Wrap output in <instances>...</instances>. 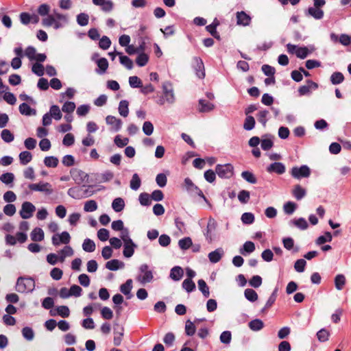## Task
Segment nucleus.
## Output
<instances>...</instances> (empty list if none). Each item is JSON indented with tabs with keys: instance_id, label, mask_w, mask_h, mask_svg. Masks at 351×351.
<instances>
[{
	"instance_id": "f257e3e1",
	"label": "nucleus",
	"mask_w": 351,
	"mask_h": 351,
	"mask_svg": "<svg viewBox=\"0 0 351 351\" xmlns=\"http://www.w3.org/2000/svg\"><path fill=\"white\" fill-rule=\"evenodd\" d=\"M35 288L34 280L31 277H19L16 280V291L19 293L32 292Z\"/></svg>"
},
{
	"instance_id": "f03ea898",
	"label": "nucleus",
	"mask_w": 351,
	"mask_h": 351,
	"mask_svg": "<svg viewBox=\"0 0 351 351\" xmlns=\"http://www.w3.org/2000/svg\"><path fill=\"white\" fill-rule=\"evenodd\" d=\"M139 274L136 277V280L141 285L151 282L153 280L154 275L149 266L147 264H142L138 268Z\"/></svg>"
},
{
	"instance_id": "7ed1b4c3",
	"label": "nucleus",
	"mask_w": 351,
	"mask_h": 351,
	"mask_svg": "<svg viewBox=\"0 0 351 351\" xmlns=\"http://www.w3.org/2000/svg\"><path fill=\"white\" fill-rule=\"evenodd\" d=\"M28 188L32 191L41 192L45 195H51L53 193V186L49 182H39L38 183L29 184Z\"/></svg>"
},
{
	"instance_id": "20e7f679",
	"label": "nucleus",
	"mask_w": 351,
	"mask_h": 351,
	"mask_svg": "<svg viewBox=\"0 0 351 351\" xmlns=\"http://www.w3.org/2000/svg\"><path fill=\"white\" fill-rule=\"evenodd\" d=\"M215 172L219 178L229 179L234 174V167L230 163L217 165L215 167Z\"/></svg>"
},
{
	"instance_id": "39448f33",
	"label": "nucleus",
	"mask_w": 351,
	"mask_h": 351,
	"mask_svg": "<svg viewBox=\"0 0 351 351\" xmlns=\"http://www.w3.org/2000/svg\"><path fill=\"white\" fill-rule=\"evenodd\" d=\"M291 175L295 179L300 180L303 178H308L311 175V169L307 165L293 167L291 171Z\"/></svg>"
},
{
	"instance_id": "423d86ee",
	"label": "nucleus",
	"mask_w": 351,
	"mask_h": 351,
	"mask_svg": "<svg viewBox=\"0 0 351 351\" xmlns=\"http://www.w3.org/2000/svg\"><path fill=\"white\" fill-rule=\"evenodd\" d=\"M162 92L163 97L165 99L166 102L172 104L176 101L175 94L173 88L169 82H165L162 84Z\"/></svg>"
},
{
	"instance_id": "0eeeda50",
	"label": "nucleus",
	"mask_w": 351,
	"mask_h": 351,
	"mask_svg": "<svg viewBox=\"0 0 351 351\" xmlns=\"http://www.w3.org/2000/svg\"><path fill=\"white\" fill-rule=\"evenodd\" d=\"M36 210L35 206L29 202H24L21 205V209L19 211L20 216L23 219H27L33 216Z\"/></svg>"
},
{
	"instance_id": "6e6552de",
	"label": "nucleus",
	"mask_w": 351,
	"mask_h": 351,
	"mask_svg": "<svg viewBox=\"0 0 351 351\" xmlns=\"http://www.w3.org/2000/svg\"><path fill=\"white\" fill-rule=\"evenodd\" d=\"M217 223L213 218H209L206 226L204 236L209 243H212L214 239L215 232L217 228Z\"/></svg>"
},
{
	"instance_id": "1a4fd4ad",
	"label": "nucleus",
	"mask_w": 351,
	"mask_h": 351,
	"mask_svg": "<svg viewBox=\"0 0 351 351\" xmlns=\"http://www.w3.org/2000/svg\"><path fill=\"white\" fill-rule=\"evenodd\" d=\"M71 241V237L69 232L64 231L61 234H56L51 238V241L53 245L58 246L61 243L68 244Z\"/></svg>"
},
{
	"instance_id": "9d476101",
	"label": "nucleus",
	"mask_w": 351,
	"mask_h": 351,
	"mask_svg": "<svg viewBox=\"0 0 351 351\" xmlns=\"http://www.w3.org/2000/svg\"><path fill=\"white\" fill-rule=\"evenodd\" d=\"M106 123L110 126V130L112 132H118L121 130L123 122L120 119L108 115L106 117Z\"/></svg>"
},
{
	"instance_id": "9b49d317",
	"label": "nucleus",
	"mask_w": 351,
	"mask_h": 351,
	"mask_svg": "<svg viewBox=\"0 0 351 351\" xmlns=\"http://www.w3.org/2000/svg\"><path fill=\"white\" fill-rule=\"evenodd\" d=\"M237 24L240 26H248L251 23L252 18L244 11L236 13Z\"/></svg>"
},
{
	"instance_id": "f8f14e48",
	"label": "nucleus",
	"mask_w": 351,
	"mask_h": 351,
	"mask_svg": "<svg viewBox=\"0 0 351 351\" xmlns=\"http://www.w3.org/2000/svg\"><path fill=\"white\" fill-rule=\"evenodd\" d=\"M137 245L133 241L123 242V254L125 258H130L133 256Z\"/></svg>"
},
{
	"instance_id": "ddd939ff",
	"label": "nucleus",
	"mask_w": 351,
	"mask_h": 351,
	"mask_svg": "<svg viewBox=\"0 0 351 351\" xmlns=\"http://www.w3.org/2000/svg\"><path fill=\"white\" fill-rule=\"evenodd\" d=\"M193 60L195 64V70L196 71L197 76L200 79H203L205 77L203 61L199 57H194Z\"/></svg>"
},
{
	"instance_id": "4468645a",
	"label": "nucleus",
	"mask_w": 351,
	"mask_h": 351,
	"mask_svg": "<svg viewBox=\"0 0 351 351\" xmlns=\"http://www.w3.org/2000/svg\"><path fill=\"white\" fill-rule=\"evenodd\" d=\"M286 168L283 163L280 162H275L271 163L267 167V171L268 173H276L281 175L285 172Z\"/></svg>"
},
{
	"instance_id": "2eb2a0df",
	"label": "nucleus",
	"mask_w": 351,
	"mask_h": 351,
	"mask_svg": "<svg viewBox=\"0 0 351 351\" xmlns=\"http://www.w3.org/2000/svg\"><path fill=\"white\" fill-rule=\"evenodd\" d=\"M223 255L224 251L223 248L219 247L215 250L210 252L208 255V257L210 263H217L221 259Z\"/></svg>"
},
{
	"instance_id": "dca6fc26",
	"label": "nucleus",
	"mask_w": 351,
	"mask_h": 351,
	"mask_svg": "<svg viewBox=\"0 0 351 351\" xmlns=\"http://www.w3.org/2000/svg\"><path fill=\"white\" fill-rule=\"evenodd\" d=\"M95 5L100 6L104 12H108L113 9L114 4L111 0H92Z\"/></svg>"
},
{
	"instance_id": "f3484780",
	"label": "nucleus",
	"mask_w": 351,
	"mask_h": 351,
	"mask_svg": "<svg viewBox=\"0 0 351 351\" xmlns=\"http://www.w3.org/2000/svg\"><path fill=\"white\" fill-rule=\"evenodd\" d=\"M324 14V11L321 8L315 6L308 8L306 11V15L311 16L316 20L322 19Z\"/></svg>"
},
{
	"instance_id": "a211bd4d",
	"label": "nucleus",
	"mask_w": 351,
	"mask_h": 351,
	"mask_svg": "<svg viewBox=\"0 0 351 351\" xmlns=\"http://www.w3.org/2000/svg\"><path fill=\"white\" fill-rule=\"evenodd\" d=\"M289 225L290 226H295L302 230L307 229L308 226L306 220L303 217L291 219L289 221Z\"/></svg>"
},
{
	"instance_id": "6ab92c4d",
	"label": "nucleus",
	"mask_w": 351,
	"mask_h": 351,
	"mask_svg": "<svg viewBox=\"0 0 351 351\" xmlns=\"http://www.w3.org/2000/svg\"><path fill=\"white\" fill-rule=\"evenodd\" d=\"M106 267L110 271H117L123 268L124 263L118 259H112L106 263Z\"/></svg>"
},
{
	"instance_id": "aec40b11",
	"label": "nucleus",
	"mask_w": 351,
	"mask_h": 351,
	"mask_svg": "<svg viewBox=\"0 0 351 351\" xmlns=\"http://www.w3.org/2000/svg\"><path fill=\"white\" fill-rule=\"evenodd\" d=\"M215 108V105L205 99L199 100L198 110L200 112H208L212 111Z\"/></svg>"
},
{
	"instance_id": "412c9836",
	"label": "nucleus",
	"mask_w": 351,
	"mask_h": 351,
	"mask_svg": "<svg viewBox=\"0 0 351 351\" xmlns=\"http://www.w3.org/2000/svg\"><path fill=\"white\" fill-rule=\"evenodd\" d=\"M73 248L69 245H66L58 252L59 261L63 263L66 257L73 256Z\"/></svg>"
},
{
	"instance_id": "4be33fe9",
	"label": "nucleus",
	"mask_w": 351,
	"mask_h": 351,
	"mask_svg": "<svg viewBox=\"0 0 351 351\" xmlns=\"http://www.w3.org/2000/svg\"><path fill=\"white\" fill-rule=\"evenodd\" d=\"M83 193L82 187H72L67 191V194L71 197L76 199H83Z\"/></svg>"
},
{
	"instance_id": "5701e85b",
	"label": "nucleus",
	"mask_w": 351,
	"mask_h": 351,
	"mask_svg": "<svg viewBox=\"0 0 351 351\" xmlns=\"http://www.w3.org/2000/svg\"><path fill=\"white\" fill-rule=\"evenodd\" d=\"M255 250V245L252 241H246L239 250L240 254L243 256L252 253Z\"/></svg>"
},
{
	"instance_id": "b1692460",
	"label": "nucleus",
	"mask_w": 351,
	"mask_h": 351,
	"mask_svg": "<svg viewBox=\"0 0 351 351\" xmlns=\"http://www.w3.org/2000/svg\"><path fill=\"white\" fill-rule=\"evenodd\" d=\"M292 194L297 200H300L306 195V191L300 185L297 184L293 189Z\"/></svg>"
},
{
	"instance_id": "393cba45",
	"label": "nucleus",
	"mask_w": 351,
	"mask_h": 351,
	"mask_svg": "<svg viewBox=\"0 0 351 351\" xmlns=\"http://www.w3.org/2000/svg\"><path fill=\"white\" fill-rule=\"evenodd\" d=\"M183 274L182 269L179 266H176L171 269L170 278L175 281H178L182 278Z\"/></svg>"
},
{
	"instance_id": "a878e982",
	"label": "nucleus",
	"mask_w": 351,
	"mask_h": 351,
	"mask_svg": "<svg viewBox=\"0 0 351 351\" xmlns=\"http://www.w3.org/2000/svg\"><path fill=\"white\" fill-rule=\"evenodd\" d=\"M124 207L125 202L121 197H117L112 201V208L115 212L119 213L122 211Z\"/></svg>"
},
{
	"instance_id": "bb28decb",
	"label": "nucleus",
	"mask_w": 351,
	"mask_h": 351,
	"mask_svg": "<svg viewBox=\"0 0 351 351\" xmlns=\"http://www.w3.org/2000/svg\"><path fill=\"white\" fill-rule=\"evenodd\" d=\"M30 237L34 241H41L44 239V232L41 228H36L32 231Z\"/></svg>"
},
{
	"instance_id": "cd10ccee",
	"label": "nucleus",
	"mask_w": 351,
	"mask_h": 351,
	"mask_svg": "<svg viewBox=\"0 0 351 351\" xmlns=\"http://www.w3.org/2000/svg\"><path fill=\"white\" fill-rule=\"evenodd\" d=\"M71 173L73 180L78 183L83 182L88 178V174L82 170L75 169Z\"/></svg>"
},
{
	"instance_id": "c85d7f7f",
	"label": "nucleus",
	"mask_w": 351,
	"mask_h": 351,
	"mask_svg": "<svg viewBox=\"0 0 351 351\" xmlns=\"http://www.w3.org/2000/svg\"><path fill=\"white\" fill-rule=\"evenodd\" d=\"M129 103L126 100H121L119 104V113L123 117H128L129 114Z\"/></svg>"
},
{
	"instance_id": "c756f323",
	"label": "nucleus",
	"mask_w": 351,
	"mask_h": 351,
	"mask_svg": "<svg viewBox=\"0 0 351 351\" xmlns=\"http://www.w3.org/2000/svg\"><path fill=\"white\" fill-rule=\"evenodd\" d=\"M249 328L253 331H259L264 327V323L259 319L250 321L248 324Z\"/></svg>"
},
{
	"instance_id": "7c9ffc66",
	"label": "nucleus",
	"mask_w": 351,
	"mask_h": 351,
	"mask_svg": "<svg viewBox=\"0 0 351 351\" xmlns=\"http://www.w3.org/2000/svg\"><path fill=\"white\" fill-rule=\"evenodd\" d=\"M96 246L95 242L90 239H84L82 243V249L86 252H93L95 250Z\"/></svg>"
},
{
	"instance_id": "2f4dec72",
	"label": "nucleus",
	"mask_w": 351,
	"mask_h": 351,
	"mask_svg": "<svg viewBox=\"0 0 351 351\" xmlns=\"http://www.w3.org/2000/svg\"><path fill=\"white\" fill-rule=\"evenodd\" d=\"M117 55L119 56V60L121 64L130 70L133 68V62L130 58L126 56H123L121 52H117Z\"/></svg>"
},
{
	"instance_id": "473e14b6",
	"label": "nucleus",
	"mask_w": 351,
	"mask_h": 351,
	"mask_svg": "<svg viewBox=\"0 0 351 351\" xmlns=\"http://www.w3.org/2000/svg\"><path fill=\"white\" fill-rule=\"evenodd\" d=\"M97 66L99 68V70H97V73L99 74L104 73L108 67V60L105 58H101L99 59L97 61Z\"/></svg>"
},
{
	"instance_id": "72a5a7b5",
	"label": "nucleus",
	"mask_w": 351,
	"mask_h": 351,
	"mask_svg": "<svg viewBox=\"0 0 351 351\" xmlns=\"http://www.w3.org/2000/svg\"><path fill=\"white\" fill-rule=\"evenodd\" d=\"M192 239L189 237L180 239L178 241V246L182 250L189 249L192 246Z\"/></svg>"
},
{
	"instance_id": "f704fd0d",
	"label": "nucleus",
	"mask_w": 351,
	"mask_h": 351,
	"mask_svg": "<svg viewBox=\"0 0 351 351\" xmlns=\"http://www.w3.org/2000/svg\"><path fill=\"white\" fill-rule=\"evenodd\" d=\"M32 159V155L29 152L24 151L19 154V160L21 165H26Z\"/></svg>"
},
{
	"instance_id": "c9c22d12",
	"label": "nucleus",
	"mask_w": 351,
	"mask_h": 351,
	"mask_svg": "<svg viewBox=\"0 0 351 351\" xmlns=\"http://www.w3.org/2000/svg\"><path fill=\"white\" fill-rule=\"evenodd\" d=\"M344 80V76L341 72H334L330 76V82L332 84L337 85L342 83Z\"/></svg>"
},
{
	"instance_id": "e433bc0d",
	"label": "nucleus",
	"mask_w": 351,
	"mask_h": 351,
	"mask_svg": "<svg viewBox=\"0 0 351 351\" xmlns=\"http://www.w3.org/2000/svg\"><path fill=\"white\" fill-rule=\"evenodd\" d=\"M132 289V280L128 279L126 282L121 285L120 287V291L122 293L125 295H128L130 293L131 290Z\"/></svg>"
},
{
	"instance_id": "4c0bfd02",
	"label": "nucleus",
	"mask_w": 351,
	"mask_h": 351,
	"mask_svg": "<svg viewBox=\"0 0 351 351\" xmlns=\"http://www.w3.org/2000/svg\"><path fill=\"white\" fill-rule=\"evenodd\" d=\"M141 181L137 173H134L130 182V188L134 190H138L141 186Z\"/></svg>"
},
{
	"instance_id": "58836bf2",
	"label": "nucleus",
	"mask_w": 351,
	"mask_h": 351,
	"mask_svg": "<svg viewBox=\"0 0 351 351\" xmlns=\"http://www.w3.org/2000/svg\"><path fill=\"white\" fill-rule=\"evenodd\" d=\"M123 332H124V328L123 327H121L119 328V330H116L114 329V344L115 346H119L121 343V341H122V337L123 336Z\"/></svg>"
},
{
	"instance_id": "ea45409f",
	"label": "nucleus",
	"mask_w": 351,
	"mask_h": 351,
	"mask_svg": "<svg viewBox=\"0 0 351 351\" xmlns=\"http://www.w3.org/2000/svg\"><path fill=\"white\" fill-rule=\"evenodd\" d=\"M245 298L250 302H255L258 300L257 293L252 289H246L244 291Z\"/></svg>"
},
{
	"instance_id": "a19ab883",
	"label": "nucleus",
	"mask_w": 351,
	"mask_h": 351,
	"mask_svg": "<svg viewBox=\"0 0 351 351\" xmlns=\"http://www.w3.org/2000/svg\"><path fill=\"white\" fill-rule=\"evenodd\" d=\"M19 112L24 115L29 116L32 114H35L34 110L32 109L31 107L26 103H23L19 106Z\"/></svg>"
},
{
	"instance_id": "79ce46f5",
	"label": "nucleus",
	"mask_w": 351,
	"mask_h": 351,
	"mask_svg": "<svg viewBox=\"0 0 351 351\" xmlns=\"http://www.w3.org/2000/svg\"><path fill=\"white\" fill-rule=\"evenodd\" d=\"M49 113L56 120L61 119L62 116L60 108L57 105L51 106Z\"/></svg>"
},
{
	"instance_id": "37998d69",
	"label": "nucleus",
	"mask_w": 351,
	"mask_h": 351,
	"mask_svg": "<svg viewBox=\"0 0 351 351\" xmlns=\"http://www.w3.org/2000/svg\"><path fill=\"white\" fill-rule=\"evenodd\" d=\"M98 208L96 201L91 199L86 202L84 206V210L85 212H93L95 211Z\"/></svg>"
},
{
	"instance_id": "c03bdc74",
	"label": "nucleus",
	"mask_w": 351,
	"mask_h": 351,
	"mask_svg": "<svg viewBox=\"0 0 351 351\" xmlns=\"http://www.w3.org/2000/svg\"><path fill=\"white\" fill-rule=\"evenodd\" d=\"M332 239V237L330 232H326L324 235L319 236L315 243L317 245H322L326 242H330Z\"/></svg>"
},
{
	"instance_id": "a18cd8bd",
	"label": "nucleus",
	"mask_w": 351,
	"mask_h": 351,
	"mask_svg": "<svg viewBox=\"0 0 351 351\" xmlns=\"http://www.w3.org/2000/svg\"><path fill=\"white\" fill-rule=\"evenodd\" d=\"M197 284L199 289L202 293L204 296L208 298L210 295L209 288L207 286L206 282L204 280L200 279L198 280Z\"/></svg>"
},
{
	"instance_id": "49530a36",
	"label": "nucleus",
	"mask_w": 351,
	"mask_h": 351,
	"mask_svg": "<svg viewBox=\"0 0 351 351\" xmlns=\"http://www.w3.org/2000/svg\"><path fill=\"white\" fill-rule=\"evenodd\" d=\"M297 208V204L293 202H287L283 206V210L287 215H292Z\"/></svg>"
},
{
	"instance_id": "de8ad7c7",
	"label": "nucleus",
	"mask_w": 351,
	"mask_h": 351,
	"mask_svg": "<svg viewBox=\"0 0 351 351\" xmlns=\"http://www.w3.org/2000/svg\"><path fill=\"white\" fill-rule=\"evenodd\" d=\"M317 338L320 342L327 341L330 337V332L325 328H322L317 332Z\"/></svg>"
},
{
	"instance_id": "09e8293b",
	"label": "nucleus",
	"mask_w": 351,
	"mask_h": 351,
	"mask_svg": "<svg viewBox=\"0 0 351 351\" xmlns=\"http://www.w3.org/2000/svg\"><path fill=\"white\" fill-rule=\"evenodd\" d=\"M255 119L252 116H247L243 123V128L247 131L252 130L255 126Z\"/></svg>"
},
{
	"instance_id": "8fccbe9b",
	"label": "nucleus",
	"mask_w": 351,
	"mask_h": 351,
	"mask_svg": "<svg viewBox=\"0 0 351 351\" xmlns=\"http://www.w3.org/2000/svg\"><path fill=\"white\" fill-rule=\"evenodd\" d=\"M138 200L142 206H149L152 204V198L149 194L142 193L138 197Z\"/></svg>"
},
{
	"instance_id": "3c124183",
	"label": "nucleus",
	"mask_w": 351,
	"mask_h": 351,
	"mask_svg": "<svg viewBox=\"0 0 351 351\" xmlns=\"http://www.w3.org/2000/svg\"><path fill=\"white\" fill-rule=\"evenodd\" d=\"M196 330L195 324L191 320H187L185 324V332L188 336H193Z\"/></svg>"
},
{
	"instance_id": "603ef678",
	"label": "nucleus",
	"mask_w": 351,
	"mask_h": 351,
	"mask_svg": "<svg viewBox=\"0 0 351 351\" xmlns=\"http://www.w3.org/2000/svg\"><path fill=\"white\" fill-rule=\"evenodd\" d=\"M14 180L12 173H4L0 176V180L6 185L12 184Z\"/></svg>"
},
{
	"instance_id": "864d4df0",
	"label": "nucleus",
	"mask_w": 351,
	"mask_h": 351,
	"mask_svg": "<svg viewBox=\"0 0 351 351\" xmlns=\"http://www.w3.org/2000/svg\"><path fill=\"white\" fill-rule=\"evenodd\" d=\"M346 284V278L343 274H338L335 278V285L337 290H341Z\"/></svg>"
},
{
	"instance_id": "5fc2aeb1",
	"label": "nucleus",
	"mask_w": 351,
	"mask_h": 351,
	"mask_svg": "<svg viewBox=\"0 0 351 351\" xmlns=\"http://www.w3.org/2000/svg\"><path fill=\"white\" fill-rule=\"evenodd\" d=\"M241 177L247 182L251 184H255L257 182V180L252 172L249 171H245L241 173Z\"/></svg>"
},
{
	"instance_id": "6e6d98bb",
	"label": "nucleus",
	"mask_w": 351,
	"mask_h": 351,
	"mask_svg": "<svg viewBox=\"0 0 351 351\" xmlns=\"http://www.w3.org/2000/svg\"><path fill=\"white\" fill-rule=\"evenodd\" d=\"M58 162V159L55 156H47L44 159V164L47 167H56Z\"/></svg>"
},
{
	"instance_id": "4d7b16f0",
	"label": "nucleus",
	"mask_w": 351,
	"mask_h": 351,
	"mask_svg": "<svg viewBox=\"0 0 351 351\" xmlns=\"http://www.w3.org/2000/svg\"><path fill=\"white\" fill-rule=\"evenodd\" d=\"M1 136L5 143H10L14 141V136L13 134L7 129H4L1 132Z\"/></svg>"
},
{
	"instance_id": "13d9d810",
	"label": "nucleus",
	"mask_w": 351,
	"mask_h": 351,
	"mask_svg": "<svg viewBox=\"0 0 351 351\" xmlns=\"http://www.w3.org/2000/svg\"><path fill=\"white\" fill-rule=\"evenodd\" d=\"M23 337L27 341L33 340L34 337V332L32 328L26 326L22 329Z\"/></svg>"
},
{
	"instance_id": "bf43d9fd",
	"label": "nucleus",
	"mask_w": 351,
	"mask_h": 351,
	"mask_svg": "<svg viewBox=\"0 0 351 351\" xmlns=\"http://www.w3.org/2000/svg\"><path fill=\"white\" fill-rule=\"evenodd\" d=\"M182 287L188 292L193 291L195 288V285L191 279L186 278L182 282Z\"/></svg>"
},
{
	"instance_id": "052dcab7",
	"label": "nucleus",
	"mask_w": 351,
	"mask_h": 351,
	"mask_svg": "<svg viewBox=\"0 0 351 351\" xmlns=\"http://www.w3.org/2000/svg\"><path fill=\"white\" fill-rule=\"evenodd\" d=\"M75 109V104L73 101H66L62 107V110L68 114H71Z\"/></svg>"
},
{
	"instance_id": "680f3d73",
	"label": "nucleus",
	"mask_w": 351,
	"mask_h": 351,
	"mask_svg": "<svg viewBox=\"0 0 351 351\" xmlns=\"http://www.w3.org/2000/svg\"><path fill=\"white\" fill-rule=\"evenodd\" d=\"M129 84L132 88L142 87V81L137 76H131L129 77Z\"/></svg>"
},
{
	"instance_id": "e2e57ef3",
	"label": "nucleus",
	"mask_w": 351,
	"mask_h": 351,
	"mask_svg": "<svg viewBox=\"0 0 351 351\" xmlns=\"http://www.w3.org/2000/svg\"><path fill=\"white\" fill-rule=\"evenodd\" d=\"M241 219L244 224H252L254 221V215L252 213H244Z\"/></svg>"
},
{
	"instance_id": "0e129e2a",
	"label": "nucleus",
	"mask_w": 351,
	"mask_h": 351,
	"mask_svg": "<svg viewBox=\"0 0 351 351\" xmlns=\"http://www.w3.org/2000/svg\"><path fill=\"white\" fill-rule=\"evenodd\" d=\"M148 60H149L148 56L144 53H141L137 56L136 62V64L139 66H143L146 65Z\"/></svg>"
},
{
	"instance_id": "69168bd1",
	"label": "nucleus",
	"mask_w": 351,
	"mask_h": 351,
	"mask_svg": "<svg viewBox=\"0 0 351 351\" xmlns=\"http://www.w3.org/2000/svg\"><path fill=\"white\" fill-rule=\"evenodd\" d=\"M250 192L245 190H242L239 193L238 199L242 204H246L250 199Z\"/></svg>"
},
{
	"instance_id": "338daca9",
	"label": "nucleus",
	"mask_w": 351,
	"mask_h": 351,
	"mask_svg": "<svg viewBox=\"0 0 351 351\" xmlns=\"http://www.w3.org/2000/svg\"><path fill=\"white\" fill-rule=\"evenodd\" d=\"M32 72L37 75L38 76H42L44 75L45 73V69L43 64L36 62L33 64L32 66Z\"/></svg>"
},
{
	"instance_id": "774afa93",
	"label": "nucleus",
	"mask_w": 351,
	"mask_h": 351,
	"mask_svg": "<svg viewBox=\"0 0 351 351\" xmlns=\"http://www.w3.org/2000/svg\"><path fill=\"white\" fill-rule=\"evenodd\" d=\"M57 313L62 317H68L70 315V311L66 306H59L56 308Z\"/></svg>"
}]
</instances>
